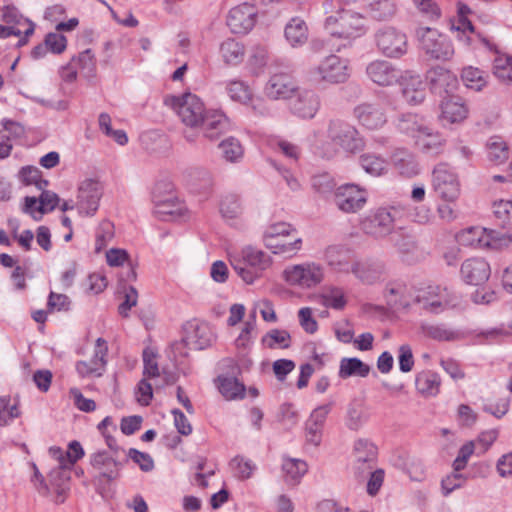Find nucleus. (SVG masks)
<instances>
[{"label":"nucleus","mask_w":512,"mask_h":512,"mask_svg":"<svg viewBox=\"0 0 512 512\" xmlns=\"http://www.w3.org/2000/svg\"><path fill=\"white\" fill-rule=\"evenodd\" d=\"M312 145L317 153L323 157L331 158L340 150L347 153H357L364 146V140L359 131L348 122L331 120L327 132H316Z\"/></svg>","instance_id":"f257e3e1"},{"label":"nucleus","mask_w":512,"mask_h":512,"mask_svg":"<svg viewBox=\"0 0 512 512\" xmlns=\"http://www.w3.org/2000/svg\"><path fill=\"white\" fill-rule=\"evenodd\" d=\"M229 262L242 281L251 285L264 276L272 266L273 260L263 250L246 246L229 254Z\"/></svg>","instance_id":"f03ea898"},{"label":"nucleus","mask_w":512,"mask_h":512,"mask_svg":"<svg viewBox=\"0 0 512 512\" xmlns=\"http://www.w3.org/2000/svg\"><path fill=\"white\" fill-rule=\"evenodd\" d=\"M164 104L170 107L182 123L193 131L198 128L207 111L203 101L191 92L168 95L164 98Z\"/></svg>","instance_id":"7ed1b4c3"},{"label":"nucleus","mask_w":512,"mask_h":512,"mask_svg":"<svg viewBox=\"0 0 512 512\" xmlns=\"http://www.w3.org/2000/svg\"><path fill=\"white\" fill-rule=\"evenodd\" d=\"M431 187L440 201L457 202L461 195L459 175L446 163H440L433 169Z\"/></svg>","instance_id":"20e7f679"},{"label":"nucleus","mask_w":512,"mask_h":512,"mask_svg":"<svg viewBox=\"0 0 512 512\" xmlns=\"http://www.w3.org/2000/svg\"><path fill=\"white\" fill-rule=\"evenodd\" d=\"M325 28L334 37L357 38L365 32L364 18L357 12L341 9L326 19Z\"/></svg>","instance_id":"39448f33"},{"label":"nucleus","mask_w":512,"mask_h":512,"mask_svg":"<svg viewBox=\"0 0 512 512\" xmlns=\"http://www.w3.org/2000/svg\"><path fill=\"white\" fill-rule=\"evenodd\" d=\"M420 49L430 58L447 61L454 55L451 40L436 29L420 27L416 31Z\"/></svg>","instance_id":"423d86ee"},{"label":"nucleus","mask_w":512,"mask_h":512,"mask_svg":"<svg viewBox=\"0 0 512 512\" xmlns=\"http://www.w3.org/2000/svg\"><path fill=\"white\" fill-rule=\"evenodd\" d=\"M414 302L424 310L432 313H440L445 309L458 305V297L440 286H427L417 290Z\"/></svg>","instance_id":"0eeeda50"},{"label":"nucleus","mask_w":512,"mask_h":512,"mask_svg":"<svg viewBox=\"0 0 512 512\" xmlns=\"http://www.w3.org/2000/svg\"><path fill=\"white\" fill-rule=\"evenodd\" d=\"M402 212L403 209L396 206L379 208L361 221V229L375 238L385 237L393 231L396 218Z\"/></svg>","instance_id":"6e6552de"},{"label":"nucleus","mask_w":512,"mask_h":512,"mask_svg":"<svg viewBox=\"0 0 512 512\" xmlns=\"http://www.w3.org/2000/svg\"><path fill=\"white\" fill-rule=\"evenodd\" d=\"M311 75L315 81L344 83L350 76L349 61L337 55H329L311 71Z\"/></svg>","instance_id":"1a4fd4ad"},{"label":"nucleus","mask_w":512,"mask_h":512,"mask_svg":"<svg viewBox=\"0 0 512 512\" xmlns=\"http://www.w3.org/2000/svg\"><path fill=\"white\" fill-rule=\"evenodd\" d=\"M324 277L323 269L316 263L291 265L284 269L283 278L291 286L312 288Z\"/></svg>","instance_id":"9d476101"},{"label":"nucleus","mask_w":512,"mask_h":512,"mask_svg":"<svg viewBox=\"0 0 512 512\" xmlns=\"http://www.w3.org/2000/svg\"><path fill=\"white\" fill-rule=\"evenodd\" d=\"M377 447L367 439L355 441L352 452L351 469L355 478L362 480L374 469L377 462Z\"/></svg>","instance_id":"9b49d317"},{"label":"nucleus","mask_w":512,"mask_h":512,"mask_svg":"<svg viewBox=\"0 0 512 512\" xmlns=\"http://www.w3.org/2000/svg\"><path fill=\"white\" fill-rule=\"evenodd\" d=\"M368 200L366 188L356 184L339 186L334 195V201L339 210L344 213H357L364 208Z\"/></svg>","instance_id":"f8f14e48"},{"label":"nucleus","mask_w":512,"mask_h":512,"mask_svg":"<svg viewBox=\"0 0 512 512\" xmlns=\"http://www.w3.org/2000/svg\"><path fill=\"white\" fill-rule=\"evenodd\" d=\"M103 186L96 179H85L78 187L76 208L81 215L92 216L99 207Z\"/></svg>","instance_id":"ddd939ff"},{"label":"nucleus","mask_w":512,"mask_h":512,"mask_svg":"<svg viewBox=\"0 0 512 512\" xmlns=\"http://www.w3.org/2000/svg\"><path fill=\"white\" fill-rule=\"evenodd\" d=\"M376 43L387 57L399 58L407 52L406 35L392 27L380 30L376 34Z\"/></svg>","instance_id":"4468645a"},{"label":"nucleus","mask_w":512,"mask_h":512,"mask_svg":"<svg viewBox=\"0 0 512 512\" xmlns=\"http://www.w3.org/2000/svg\"><path fill=\"white\" fill-rule=\"evenodd\" d=\"M354 117L366 130H379L387 123L385 107L380 103H362L354 108Z\"/></svg>","instance_id":"2eb2a0df"},{"label":"nucleus","mask_w":512,"mask_h":512,"mask_svg":"<svg viewBox=\"0 0 512 512\" xmlns=\"http://www.w3.org/2000/svg\"><path fill=\"white\" fill-rule=\"evenodd\" d=\"M107 451H97L90 457V463L94 470L98 472L97 481L101 483H110L120 476L121 463Z\"/></svg>","instance_id":"dca6fc26"},{"label":"nucleus","mask_w":512,"mask_h":512,"mask_svg":"<svg viewBox=\"0 0 512 512\" xmlns=\"http://www.w3.org/2000/svg\"><path fill=\"white\" fill-rule=\"evenodd\" d=\"M257 9L254 5L243 3L229 11L227 25L232 33L246 34L255 25Z\"/></svg>","instance_id":"f3484780"},{"label":"nucleus","mask_w":512,"mask_h":512,"mask_svg":"<svg viewBox=\"0 0 512 512\" xmlns=\"http://www.w3.org/2000/svg\"><path fill=\"white\" fill-rule=\"evenodd\" d=\"M366 73L369 79L379 86H391L400 83L404 76V73L385 60L371 62L366 68Z\"/></svg>","instance_id":"a211bd4d"},{"label":"nucleus","mask_w":512,"mask_h":512,"mask_svg":"<svg viewBox=\"0 0 512 512\" xmlns=\"http://www.w3.org/2000/svg\"><path fill=\"white\" fill-rule=\"evenodd\" d=\"M108 353L107 342L98 338L96 340L94 355L89 361H78L76 371L82 377H99L103 374L106 366V356Z\"/></svg>","instance_id":"6ab92c4d"},{"label":"nucleus","mask_w":512,"mask_h":512,"mask_svg":"<svg viewBox=\"0 0 512 512\" xmlns=\"http://www.w3.org/2000/svg\"><path fill=\"white\" fill-rule=\"evenodd\" d=\"M426 79L434 93L442 95L452 93L458 84L457 77L448 69L437 66L430 69Z\"/></svg>","instance_id":"aec40b11"},{"label":"nucleus","mask_w":512,"mask_h":512,"mask_svg":"<svg viewBox=\"0 0 512 512\" xmlns=\"http://www.w3.org/2000/svg\"><path fill=\"white\" fill-rule=\"evenodd\" d=\"M490 265L483 258H469L461 266L463 280L471 285H479L490 277Z\"/></svg>","instance_id":"412c9836"},{"label":"nucleus","mask_w":512,"mask_h":512,"mask_svg":"<svg viewBox=\"0 0 512 512\" xmlns=\"http://www.w3.org/2000/svg\"><path fill=\"white\" fill-rule=\"evenodd\" d=\"M228 127L226 116L216 110H207L198 128L193 132L202 133L204 137L217 139Z\"/></svg>","instance_id":"4be33fe9"},{"label":"nucleus","mask_w":512,"mask_h":512,"mask_svg":"<svg viewBox=\"0 0 512 512\" xmlns=\"http://www.w3.org/2000/svg\"><path fill=\"white\" fill-rule=\"evenodd\" d=\"M455 29L459 32L458 39L473 49H476L480 45L489 50L495 48L490 39L482 33L477 32L472 23L464 17L459 18Z\"/></svg>","instance_id":"5701e85b"},{"label":"nucleus","mask_w":512,"mask_h":512,"mask_svg":"<svg viewBox=\"0 0 512 512\" xmlns=\"http://www.w3.org/2000/svg\"><path fill=\"white\" fill-rule=\"evenodd\" d=\"M325 260L337 272L348 273L352 271L353 253L344 246H329L325 251Z\"/></svg>","instance_id":"b1692460"},{"label":"nucleus","mask_w":512,"mask_h":512,"mask_svg":"<svg viewBox=\"0 0 512 512\" xmlns=\"http://www.w3.org/2000/svg\"><path fill=\"white\" fill-rule=\"evenodd\" d=\"M399 84L402 86L403 96L409 104L417 105L424 100L425 86L419 75L406 71Z\"/></svg>","instance_id":"393cba45"},{"label":"nucleus","mask_w":512,"mask_h":512,"mask_svg":"<svg viewBox=\"0 0 512 512\" xmlns=\"http://www.w3.org/2000/svg\"><path fill=\"white\" fill-rule=\"evenodd\" d=\"M245 55V45L235 38H227L219 45V56L226 66L240 65L244 61Z\"/></svg>","instance_id":"a878e982"},{"label":"nucleus","mask_w":512,"mask_h":512,"mask_svg":"<svg viewBox=\"0 0 512 512\" xmlns=\"http://www.w3.org/2000/svg\"><path fill=\"white\" fill-rule=\"evenodd\" d=\"M351 272L363 283L374 284L384 278L386 268L377 261L354 262Z\"/></svg>","instance_id":"bb28decb"},{"label":"nucleus","mask_w":512,"mask_h":512,"mask_svg":"<svg viewBox=\"0 0 512 512\" xmlns=\"http://www.w3.org/2000/svg\"><path fill=\"white\" fill-rule=\"evenodd\" d=\"M384 297L387 305L393 309L407 308L411 305V295L403 281H391L386 285Z\"/></svg>","instance_id":"cd10ccee"},{"label":"nucleus","mask_w":512,"mask_h":512,"mask_svg":"<svg viewBox=\"0 0 512 512\" xmlns=\"http://www.w3.org/2000/svg\"><path fill=\"white\" fill-rule=\"evenodd\" d=\"M291 78L286 74L271 76L264 87V94L272 100L288 98L294 92Z\"/></svg>","instance_id":"c85d7f7f"},{"label":"nucleus","mask_w":512,"mask_h":512,"mask_svg":"<svg viewBox=\"0 0 512 512\" xmlns=\"http://www.w3.org/2000/svg\"><path fill=\"white\" fill-rule=\"evenodd\" d=\"M189 328L191 330L187 333L186 343L191 348L202 350L213 343L215 335L207 323L190 324Z\"/></svg>","instance_id":"c756f323"},{"label":"nucleus","mask_w":512,"mask_h":512,"mask_svg":"<svg viewBox=\"0 0 512 512\" xmlns=\"http://www.w3.org/2000/svg\"><path fill=\"white\" fill-rule=\"evenodd\" d=\"M320 107V100L313 91H304L292 103V111L304 119L313 118Z\"/></svg>","instance_id":"7c9ffc66"},{"label":"nucleus","mask_w":512,"mask_h":512,"mask_svg":"<svg viewBox=\"0 0 512 512\" xmlns=\"http://www.w3.org/2000/svg\"><path fill=\"white\" fill-rule=\"evenodd\" d=\"M284 36L292 47L304 45L308 40V27L299 17L292 18L285 26Z\"/></svg>","instance_id":"2f4dec72"},{"label":"nucleus","mask_w":512,"mask_h":512,"mask_svg":"<svg viewBox=\"0 0 512 512\" xmlns=\"http://www.w3.org/2000/svg\"><path fill=\"white\" fill-rule=\"evenodd\" d=\"M415 143L422 151L437 155L443 151L445 139L425 126L422 132L417 134Z\"/></svg>","instance_id":"473e14b6"},{"label":"nucleus","mask_w":512,"mask_h":512,"mask_svg":"<svg viewBox=\"0 0 512 512\" xmlns=\"http://www.w3.org/2000/svg\"><path fill=\"white\" fill-rule=\"evenodd\" d=\"M369 416L367 409L361 400H353L349 403L345 416V425L348 429L357 431L364 423L367 422Z\"/></svg>","instance_id":"72a5a7b5"},{"label":"nucleus","mask_w":512,"mask_h":512,"mask_svg":"<svg viewBox=\"0 0 512 512\" xmlns=\"http://www.w3.org/2000/svg\"><path fill=\"white\" fill-rule=\"evenodd\" d=\"M225 89L232 101L246 105L253 99L252 88L243 80H229L226 82Z\"/></svg>","instance_id":"f704fd0d"},{"label":"nucleus","mask_w":512,"mask_h":512,"mask_svg":"<svg viewBox=\"0 0 512 512\" xmlns=\"http://www.w3.org/2000/svg\"><path fill=\"white\" fill-rule=\"evenodd\" d=\"M416 388L424 396H436L440 391L441 380L437 373L422 371L416 377Z\"/></svg>","instance_id":"c9c22d12"},{"label":"nucleus","mask_w":512,"mask_h":512,"mask_svg":"<svg viewBox=\"0 0 512 512\" xmlns=\"http://www.w3.org/2000/svg\"><path fill=\"white\" fill-rule=\"evenodd\" d=\"M307 464L303 460L287 458L282 464L284 481L291 486L299 483L300 479L307 472Z\"/></svg>","instance_id":"e433bc0d"},{"label":"nucleus","mask_w":512,"mask_h":512,"mask_svg":"<svg viewBox=\"0 0 512 512\" xmlns=\"http://www.w3.org/2000/svg\"><path fill=\"white\" fill-rule=\"evenodd\" d=\"M216 383L219 392L225 399L236 400L244 398L245 386L236 378L219 376Z\"/></svg>","instance_id":"4c0bfd02"},{"label":"nucleus","mask_w":512,"mask_h":512,"mask_svg":"<svg viewBox=\"0 0 512 512\" xmlns=\"http://www.w3.org/2000/svg\"><path fill=\"white\" fill-rule=\"evenodd\" d=\"M370 366L358 358H343L340 361L339 376L346 379L352 376L367 377L370 373Z\"/></svg>","instance_id":"58836bf2"},{"label":"nucleus","mask_w":512,"mask_h":512,"mask_svg":"<svg viewBox=\"0 0 512 512\" xmlns=\"http://www.w3.org/2000/svg\"><path fill=\"white\" fill-rule=\"evenodd\" d=\"M289 238L291 239L289 241L286 240V238H282L279 240H270L264 244L274 254L292 257L301 249L302 239L298 235L290 236Z\"/></svg>","instance_id":"ea45409f"},{"label":"nucleus","mask_w":512,"mask_h":512,"mask_svg":"<svg viewBox=\"0 0 512 512\" xmlns=\"http://www.w3.org/2000/svg\"><path fill=\"white\" fill-rule=\"evenodd\" d=\"M486 237V228L481 226L468 227L460 231L456 239L460 245L484 248V240Z\"/></svg>","instance_id":"a19ab883"},{"label":"nucleus","mask_w":512,"mask_h":512,"mask_svg":"<svg viewBox=\"0 0 512 512\" xmlns=\"http://www.w3.org/2000/svg\"><path fill=\"white\" fill-rule=\"evenodd\" d=\"M461 79L467 88L481 91L488 83V74L477 67L467 66L462 69Z\"/></svg>","instance_id":"79ce46f5"},{"label":"nucleus","mask_w":512,"mask_h":512,"mask_svg":"<svg viewBox=\"0 0 512 512\" xmlns=\"http://www.w3.org/2000/svg\"><path fill=\"white\" fill-rule=\"evenodd\" d=\"M421 331L424 336L437 341H455L461 338L460 332L443 324H422Z\"/></svg>","instance_id":"37998d69"},{"label":"nucleus","mask_w":512,"mask_h":512,"mask_svg":"<svg viewBox=\"0 0 512 512\" xmlns=\"http://www.w3.org/2000/svg\"><path fill=\"white\" fill-rule=\"evenodd\" d=\"M0 20L6 23L7 26L12 24L26 26L27 33H34L35 31V24L24 17L18 9L12 5L0 7Z\"/></svg>","instance_id":"c03bdc74"},{"label":"nucleus","mask_w":512,"mask_h":512,"mask_svg":"<svg viewBox=\"0 0 512 512\" xmlns=\"http://www.w3.org/2000/svg\"><path fill=\"white\" fill-rule=\"evenodd\" d=\"M391 160L400 174L410 177L417 173V165L414 157L407 150H396L393 153Z\"/></svg>","instance_id":"a18cd8bd"},{"label":"nucleus","mask_w":512,"mask_h":512,"mask_svg":"<svg viewBox=\"0 0 512 512\" xmlns=\"http://www.w3.org/2000/svg\"><path fill=\"white\" fill-rule=\"evenodd\" d=\"M442 121L448 123H457L464 120L467 117L468 110L463 103L454 101L452 99L442 102L441 105Z\"/></svg>","instance_id":"49530a36"},{"label":"nucleus","mask_w":512,"mask_h":512,"mask_svg":"<svg viewBox=\"0 0 512 512\" xmlns=\"http://www.w3.org/2000/svg\"><path fill=\"white\" fill-rule=\"evenodd\" d=\"M21 416L20 403L10 396L0 397V426L9 425L14 419Z\"/></svg>","instance_id":"de8ad7c7"},{"label":"nucleus","mask_w":512,"mask_h":512,"mask_svg":"<svg viewBox=\"0 0 512 512\" xmlns=\"http://www.w3.org/2000/svg\"><path fill=\"white\" fill-rule=\"evenodd\" d=\"M262 344L269 349H285L291 345V336L286 330L272 329L263 336Z\"/></svg>","instance_id":"09e8293b"},{"label":"nucleus","mask_w":512,"mask_h":512,"mask_svg":"<svg viewBox=\"0 0 512 512\" xmlns=\"http://www.w3.org/2000/svg\"><path fill=\"white\" fill-rule=\"evenodd\" d=\"M20 181L26 185H34L38 190L47 188L48 180L42 178V172L35 166H25L19 171Z\"/></svg>","instance_id":"8fccbe9b"},{"label":"nucleus","mask_w":512,"mask_h":512,"mask_svg":"<svg viewBox=\"0 0 512 512\" xmlns=\"http://www.w3.org/2000/svg\"><path fill=\"white\" fill-rule=\"evenodd\" d=\"M359 162L361 167L373 176H380L385 172L387 167L384 158L372 153L362 154L359 158Z\"/></svg>","instance_id":"3c124183"},{"label":"nucleus","mask_w":512,"mask_h":512,"mask_svg":"<svg viewBox=\"0 0 512 512\" xmlns=\"http://www.w3.org/2000/svg\"><path fill=\"white\" fill-rule=\"evenodd\" d=\"M240 198L236 194L225 195L220 202V213L225 219H236L242 214Z\"/></svg>","instance_id":"603ef678"},{"label":"nucleus","mask_w":512,"mask_h":512,"mask_svg":"<svg viewBox=\"0 0 512 512\" xmlns=\"http://www.w3.org/2000/svg\"><path fill=\"white\" fill-rule=\"evenodd\" d=\"M371 16L377 20H387L396 13L393 0H369Z\"/></svg>","instance_id":"864d4df0"},{"label":"nucleus","mask_w":512,"mask_h":512,"mask_svg":"<svg viewBox=\"0 0 512 512\" xmlns=\"http://www.w3.org/2000/svg\"><path fill=\"white\" fill-rule=\"evenodd\" d=\"M494 75L505 83H512V56L499 54L493 63Z\"/></svg>","instance_id":"5fc2aeb1"},{"label":"nucleus","mask_w":512,"mask_h":512,"mask_svg":"<svg viewBox=\"0 0 512 512\" xmlns=\"http://www.w3.org/2000/svg\"><path fill=\"white\" fill-rule=\"evenodd\" d=\"M512 243V235L508 230L496 231L486 229L484 248L500 250L508 247Z\"/></svg>","instance_id":"6e6d98bb"},{"label":"nucleus","mask_w":512,"mask_h":512,"mask_svg":"<svg viewBox=\"0 0 512 512\" xmlns=\"http://www.w3.org/2000/svg\"><path fill=\"white\" fill-rule=\"evenodd\" d=\"M425 125L423 120L415 114H404L398 122V129L407 135L416 139L417 134H420Z\"/></svg>","instance_id":"4d7b16f0"},{"label":"nucleus","mask_w":512,"mask_h":512,"mask_svg":"<svg viewBox=\"0 0 512 512\" xmlns=\"http://www.w3.org/2000/svg\"><path fill=\"white\" fill-rule=\"evenodd\" d=\"M294 235H297V231L289 223L278 222L267 227L264 232L263 240L264 243H267L270 240H279Z\"/></svg>","instance_id":"13d9d810"},{"label":"nucleus","mask_w":512,"mask_h":512,"mask_svg":"<svg viewBox=\"0 0 512 512\" xmlns=\"http://www.w3.org/2000/svg\"><path fill=\"white\" fill-rule=\"evenodd\" d=\"M173 190L174 186L170 181H159L155 184L152 192V198L156 206V213L167 212L161 208L166 205V202L164 201L166 197L174 198Z\"/></svg>","instance_id":"bf43d9fd"},{"label":"nucleus","mask_w":512,"mask_h":512,"mask_svg":"<svg viewBox=\"0 0 512 512\" xmlns=\"http://www.w3.org/2000/svg\"><path fill=\"white\" fill-rule=\"evenodd\" d=\"M20 125L13 121H8L0 131V158H6L12 150L11 134L21 132Z\"/></svg>","instance_id":"052dcab7"},{"label":"nucleus","mask_w":512,"mask_h":512,"mask_svg":"<svg viewBox=\"0 0 512 512\" xmlns=\"http://www.w3.org/2000/svg\"><path fill=\"white\" fill-rule=\"evenodd\" d=\"M487 152L491 161L501 163L508 158L509 149L500 137H492L487 143Z\"/></svg>","instance_id":"680f3d73"},{"label":"nucleus","mask_w":512,"mask_h":512,"mask_svg":"<svg viewBox=\"0 0 512 512\" xmlns=\"http://www.w3.org/2000/svg\"><path fill=\"white\" fill-rule=\"evenodd\" d=\"M493 213L499 225L508 228L512 227V199L494 202Z\"/></svg>","instance_id":"e2e57ef3"},{"label":"nucleus","mask_w":512,"mask_h":512,"mask_svg":"<svg viewBox=\"0 0 512 512\" xmlns=\"http://www.w3.org/2000/svg\"><path fill=\"white\" fill-rule=\"evenodd\" d=\"M219 148L223 157L230 162H237L244 155V149L242 148L240 142L233 137L222 141L219 145Z\"/></svg>","instance_id":"0e129e2a"},{"label":"nucleus","mask_w":512,"mask_h":512,"mask_svg":"<svg viewBox=\"0 0 512 512\" xmlns=\"http://www.w3.org/2000/svg\"><path fill=\"white\" fill-rule=\"evenodd\" d=\"M230 467L234 475L241 480L250 478L256 469V465L251 460L240 456L231 460Z\"/></svg>","instance_id":"69168bd1"},{"label":"nucleus","mask_w":512,"mask_h":512,"mask_svg":"<svg viewBox=\"0 0 512 512\" xmlns=\"http://www.w3.org/2000/svg\"><path fill=\"white\" fill-rule=\"evenodd\" d=\"M268 143L274 151L281 153L289 159L296 161L300 155L299 147L288 140L273 138Z\"/></svg>","instance_id":"338daca9"},{"label":"nucleus","mask_w":512,"mask_h":512,"mask_svg":"<svg viewBox=\"0 0 512 512\" xmlns=\"http://www.w3.org/2000/svg\"><path fill=\"white\" fill-rule=\"evenodd\" d=\"M114 236V225L110 221H103L100 223L95 237V251L100 252Z\"/></svg>","instance_id":"774afa93"}]
</instances>
